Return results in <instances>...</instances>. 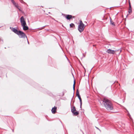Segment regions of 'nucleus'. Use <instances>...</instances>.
I'll use <instances>...</instances> for the list:
<instances>
[{
    "instance_id": "nucleus-1",
    "label": "nucleus",
    "mask_w": 134,
    "mask_h": 134,
    "mask_svg": "<svg viewBox=\"0 0 134 134\" xmlns=\"http://www.w3.org/2000/svg\"><path fill=\"white\" fill-rule=\"evenodd\" d=\"M105 108L108 110H112L113 109V106L110 100L106 98H104L101 101Z\"/></svg>"
},
{
    "instance_id": "nucleus-2",
    "label": "nucleus",
    "mask_w": 134,
    "mask_h": 134,
    "mask_svg": "<svg viewBox=\"0 0 134 134\" xmlns=\"http://www.w3.org/2000/svg\"><path fill=\"white\" fill-rule=\"evenodd\" d=\"M85 27V25L83 23L82 21L80 20V23L78 26V30L80 32H81L84 30Z\"/></svg>"
},
{
    "instance_id": "nucleus-3",
    "label": "nucleus",
    "mask_w": 134,
    "mask_h": 134,
    "mask_svg": "<svg viewBox=\"0 0 134 134\" xmlns=\"http://www.w3.org/2000/svg\"><path fill=\"white\" fill-rule=\"evenodd\" d=\"M17 35L19 36V37L21 38H24L26 37L25 34L20 31H19V32Z\"/></svg>"
},
{
    "instance_id": "nucleus-4",
    "label": "nucleus",
    "mask_w": 134,
    "mask_h": 134,
    "mask_svg": "<svg viewBox=\"0 0 134 134\" xmlns=\"http://www.w3.org/2000/svg\"><path fill=\"white\" fill-rule=\"evenodd\" d=\"M71 111L76 116L78 115L79 114V113L77 111H76L75 108V107H73V108H72Z\"/></svg>"
},
{
    "instance_id": "nucleus-5",
    "label": "nucleus",
    "mask_w": 134,
    "mask_h": 134,
    "mask_svg": "<svg viewBox=\"0 0 134 134\" xmlns=\"http://www.w3.org/2000/svg\"><path fill=\"white\" fill-rule=\"evenodd\" d=\"M20 21L22 26L24 25H26L25 21L24 20L23 16H22L21 17Z\"/></svg>"
},
{
    "instance_id": "nucleus-6",
    "label": "nucleus",
    "mask_w": 134,
    "mask_h": 134,
    "mask_svg": "<svg viewBox=\"0 0 134 134\" xmlns=\"http://www.w3.org/2000/svg\"><path fill=\"white\" fill-rule=\"evenodd\" d=\"M116 51L112 50L110 49H107L106 51V52L109 54H114L115 53Z\"/></svg>"
},
{
    "instance_id": "nucleus-7",
    "label": "nucleus",
    "mask_w": 134,
    "mask_h": 134,
    "mask_svg": "<svg viewBox=\"0 0 134 134\" xmlns=\"http://www.w3.org/2000/svg\"><path fill=\"white\" fill-rule=\"evenodd\" d=\"M11 2L14 5L16 8H18V9L20 10V9L18 8V4L16 3L13 0H11Z\"/></svg>"
},
{
    "instance_id": "nucleus-8",
    "label": "nucleus",
    "mask_w": 134,
    "mask_h": 134,
    "mask_svg": "<svg viewBox=\"0 0 134 134\" xmlns=\"http://www.w3.org/2000/svg\"><path fill=\"white\" fill-rule=\"evenodd\" d=\"M57 107H54L52 108V112L53 114H55L56 112Z\"/></svg>"
},
{
    "instance_id": "nucleus-9",
    "label": "nucleus",
    "mask_w": 134,
    "mask_h": 134,
    "mask_svg": "<svg viewBox=\"0 0 134 134\" xmlns=\"http://www.w3.org/2000/svg\"><path fill=\"white\" fill-rule=\"evenodd\" d=\"M12 30L16 34H18V33L19 32V31H18L16 29H15V28H13Z\"/></svg>"
},
{
    "instance_id": "nucleus-10",
    "label": "nucleus",
    "mask_w": 134,
    "mask_h": 134,
    "mask_svg": "<svg viewBox=\"0 0 134 134\" xmlns=\"http://www.w3.org/2000/svg\"><path fill=\"white\" fill-rule=\"evenodd\" d=\"M26 25H24V26H22L23 27V29L24 30H27L29 28Z\"/></svg>"
},
{
    "instance_id": "nucleus-11",
    "label": "nucleus",
    "mask_w": 134,
    "mask_h": 134,
    "mask_svg": "<svg viewBox=\"0 0 134 134\" xmlns=\"http://www.w3.org/2000/svg\"><path fill=\"white\" fill-rule=\"evenodd\" d=\"M72 16L71 15H67L66 18L68 20H69L72 18Z\"/></svg>"
},
{
    "instance_id": "nucleus-12",
    "label": "nucleus",
    "mask_w": 134,
    "mask_h": 134,
    "mask_svg": "<svg viewBox=\"0 0 134 134\" xmlns=\"http://www.w3.org/2000/svg\"><path fill=\"white\" fill-rule=\"evenodd\" d=\"M78 98L80 100V107L81 108L82 105V100L81 99V98L80 96H79L78 97Z\"/></svg>"
},
{
    "instance_id": "nucleus-13",
    "label": "nucleus",
    "mask_w": 134,
    "mask_h": 134,
    "mask_svg": "<svg viewBox=\"0 0 134 134\" xmlns=\"http://www.w3.org/2000/svg\"><path fill=\"white\" fill-rule=\"evenodd\" d=\"M70 27H75V25L74 24L71 23L70 24Z\"/></svg>"
},
{
    "instance_id": "nucleus-14",
    "label": "nucleus",
    "mask_w": 134,
    "mask_h": 134,
    "mask_svg": "<svg viewBox=\"0 0 134 134\" xmlns=\"http://www.w3.org/2000/svg\"><path fill=\"white\" fill-rule=\"evenodd\" d=\"M75 81H74V84L73 85V90H75Z\"/></svg>"
},
{
    "instance_id": "nucleus-15",
    "label": "nucleus",
    "mask_w": 134,
    "mask_h": 134,
    "mask_svg": "<svg viewBox=\"0 0 134 134\" xmlns=\"http://www.w3.org/2000/svg\"><path fill=\"white\" fill-rule=\"evenodd\" d=\"M111 20H110V23L111 24L113 25H114V22H113L112 21H111Z\"/></svg>"
},
{
    "instance_id": "nucleus-16",
    "label": "nucleus",
    "mask_w": 134,
    "mask_h": 134,
    "mask_svg": "<svg viewBox=\"0 0 134 134\" xmlns=\"http://www.w3.org/2000/svg\"><path fill=\"white\" fill-rule=\"evenodd\" d=\"M76 95L78 97L79 96H80V95L79 94V93L78 92H77L76 93Z\"/></svg>"
},
{
    "instance_id": "nucleus-17",
    "label": "nucleus",
    "mask_w": 134,
    "mask_h": 134,
    "mask_svg": "<svg viewBox=\"0 0 134 134\" xmlns=\"http://www.w3.org/2000/svg\"><path fill=\"white\" fill-rule=\"evenodd\" d=\"M132 10L131 9H129V13H130L132 12Z\"/></svg>"
},
{
    "instance_id": "nucleus-18",
    "label": "nucleus",
    "mask_w": 134,
    "mask_h": 134,
    "mask_svg": "<svg viewBox=\"0 0 134 134\" xmlns=\"http://www.w3.org/2000/svg\"><path fill=\"white\" fill-rule=\"evenodd\" d=\"M129 8H131V4L130 3H129Z\"/></svg>"
},
{
    "instance_id": "nucleus-19",
    "label": "nucleus",
    "mask_w": 134,
    "mask_h": 134,
    "mask_svg": "<svg viewBox=\"0 0 134 134\" xmlns=\"http://www.w3.org/2000/svg\"><path fill=\"white\" fill-rule=\"evenodd\" d=\"M128 115L130 117V115L129 113H128Z\"/></svg>"
},
{
    "instance_id": "nucleus-20",
    "label": "nucleus",
    "mask_w": 134,
    "mask_h": 134,
    "mask_svg": "<svg viewBox=\"0 0 134 134\" xmlns=\"http://www.w3.org/2000/svg\"><path fill=\"white\" fill-rule=\"evenodd\" d=\"M129 9H131V8H129Z\"/></svg>"
},
{
    "instance_id": "nucleus-21",
    "label": "nucleus",
    "mask_w": 134,
    "mask_h": 134,
    "mask_svg": "<svg viewBox=\"0 0 134 134\" xmlns=\"http://www.w3.org/2000/svg\"><path fill=\"white\" fill-rule=\"evenodd\" d=\"M28 44H29V42L28 41Z\"/></svg>"
},
{
    "instance_id": "nucleus-22",
    "label": "nucleus",
    "mask_w": 134,
    "mask_h": 134,
    "mask_svg": "<svg viewBox=\"0 0 134 134\" xmlns=\"http://www.w3.org/2000/svg\"><path fill=\"white\" fill-rule=\"evenodd\" d=\"M74 18V16H73V18Z\"/></svg>"
}]
</instances>
